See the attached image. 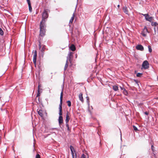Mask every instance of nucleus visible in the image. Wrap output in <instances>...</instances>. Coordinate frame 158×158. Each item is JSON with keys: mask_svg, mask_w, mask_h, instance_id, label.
Segmentation results:
<instances>
[{"mask_svg": "<svg viewBox=\"0 0 158 158\" xmlns=\"http://www.w3.org/2000/svg\"><path fill=\"white\" fill-rule=\"evenodd\" d=\"M143 75L142 73H138L136 74V76L138 77H141Z\"/></svg>", "mask_w": 158, "mask_h": 158, "instance_id": "nucleus-21", "label": "nucleus"}, {"mask_svg": "<svg viewBox=\"0 0 158 158\" xmlns=\"http://www.w3.org/2000/svg\"><path fill=\"white\" fill-rule=\"evenodd\" d=\"M70 148L71 151V154L73 157L72 158H74V152H76L75 150L73 147L72 146H70Z\"/></svg>", "mask_w": 158, "mask_h": 158, "instance_id": "nucleus-8", "label": "nucleus"}, {"mask_svg": "<svg viewBox=\"0 0 158 158\" xmlns=\"http://www.w3.org/2000/svg\"><path fill=\"white\" fill-rule=\"evenodd\" d=\"M39 96H40V93H39H39L38 92V94L37 95L36 97H38Z\"/></svg>", "mask_w": 158, "mask_h": 158, "instance_id": "nucleus-39", "label": "nucleus"}, {"mask_svg": "<svg viewBox=\"0 0 158 158\" xmlns=\"http://www.w3.org/2000/svg\"><path fill=\"white\" fill-rule=\"evenodd\" d=\"M40 85H38V93L39 92V89H40Z\"/></svg>", "mask_w": 158, "mask_h": 158, "instance_id": "nucleus-38", "label": "nucleus"}, {"mask_svg": "<svg viewBox=\"0 0 158 158\" xmlns=\"http://www.w3.org/2000/svg\"><path fill=\"white\" fill-rule=\"evenodd\" d=\"M119 6H119V5H118V8L119 7Z\"/></svg>", "mask_w": 158, "mask_h": 158, "instance_id": "nucleus-41", "label": "nucleus"}, {"mask_svg": "<svg viewBox=\"0 0 158 158\" xmlns=\"http://www.w3.org/2000/svg\"><path fill=\"white\" fill-rule=\"evenodd\" d=\"M145 114L147 115H148L149 114V112L148 111H146L144 112Z\"/></svg>", "mask_w": 158, "mask_h": 158, "instance_id": "nucleus-35", "label": "nucleus"}, {"mask_svg": "<svg viewBox=\"0 0 158 158\" xmlns=\"http://www.w3.org/2000/svg\"><path fill=\"white\" fill-rule=\"evenodd\" d=\"M142 67L144 69H148L149 67V64L147 60H145L143 62L142 64Z\"/></svg>", "mask_w": 158, "mask_h": 158, "instance_id": "nucleus-3", "label": "nucleus"}, {"mask_svg": "<svg viewBox=\"0 0 158 158\" xmlns=\"http://www.w3.org/2000/svg\"><path fill=\"white\" fill-rule=\"evenodd\" d=\"M120 133H121V131H120ZM122 135V134H121V136Z\"/></svg>", "mask_w": 158, "mask_h": 158, "instance_id": "nucleus-42", "label": "nucleus"}, {"mask_svg": "<svg viewBox=\"0 0 158 158\" xmlns=\"http://www.w3.org/2000/svg\"><path fill=\"white\" fill-rule=\"evenodd\" d=\"M39 48H41V46L40 44L39 45Z\"/></svg>", "mask_w": 158, "mask_h": 158, "instance_id": "nucleus-40", "label": "nucleus"}, {"mask_svg": "<svg viewBox=\"0 0 158 158\" xmlns=\"http://www.w3.org/2000/svg\"><path fill=\"white\" fill-rule=\"evenodd\" d=\"M70 49L71 51H74L76 50V47L74 44H72L70 47Z\"/></svg>", "mask_w": 158, "mask_h": 158, "instance_id": "nucleus-13", "label": "nucleus"}, {"mask_svg": "<svg viewBox=\"0 0 158 158\" xmlns=\"http://www.w3.org/2000/svg\"><path fill=\"white\" fill-rule=\"evenodd\" d=\"M29 9V11L31 12L32 11V8L31 6V4H28Z\"/></svg>", "mask_w": 158, "mask_h": 158, "instance_id": "nucleus-20", "label": "nucleus"}, {"mask_svg": "<svg viewBox=\"0 0 158 158\" xmlns=\"http://www.w3.org/2000/svg\"><path fill=\"white\" fill-rule=\"evenodd\" d=\"M154 32L155 34H156V32L157 31H158V26L157 27H154Z\"/></svg>", "mask_w": 158, "mask_h": 158, "instance_id": "nucleus-22", "label": "nucleus"}, {"mask_svg": "<svg viewBox=\"0 0 158 158\" xmlns=\"http://www.w3.org/2000/svg\"><path fill=\"white\" fill-rule=\"evenodd\" d=\"M4 34V32L2 29L0 27V35L3 36Z\"/></svg>", "mask_w": 158, "mask_h": 158, "instance_id": "nucleus-19", "label": "nucleus"}, {"mask_svg": "<svg viewBox=\"0 0 158 158\" xmlns=\"http://www.w3.org/2000/svg\"><path fill=\"white\" fill-rule=\"evenodd\" d=\"M37 52L36 50H35L33 55V62L34 64L35 65L36 62Z\"/></svg>", "mask_w": 158, "mask_h": 158, "instance_id": "nucleus-5", "label": "nucleus"}, {"mask_svg": "<svg viewBox=\"0 0 158 158\" xmlns=\"http://www.w3.org/2000/svg\"><path fill=\"white\" fill-rule=\"evenodd\" d=\"M120 88L122 90H123V91L124 90V89H125V88L123 87H122L121 86H120Z\"/></svg>", "mask_w": 158, "mask_h": 158, "instance_id": "nucleus-36", "label": "nucleus"}, {"mask_svg": "<svg viewBox=\"0 0 158 158\" xmlns=\"http://www.w3.org/2000/svg\"><path fill=\"white\" fill-rule=\"evenodd\" d=\"M28 4H31L30 0H27Z\"/></svg>", "mask_w": 158, "mask_h": 158, "instance_id": "nucleus-37", "label": "nucleus"}, {"mask_svg": "<svg viewBox=\"0 0 158 158\" xmlns=\"http://www.w3.org/2000/svg\"><path fill=\"white\" fill-rule=\"evenodd\" d=\"M147 32H148V30L147 27L145 26L143 29V31L141 33V34L143 36L145 37L146 36Z\"/></svg>", "mask_w": 158, "mask_h": 158, "instance_id": "nucleus-6", "label": "nucleus"}, {"mask_svg": "<svg viewBox=\"0 0 158 158\" xmlns=\"http://www.w3.org/2000/svg\"><path fill=\"white\" fill-rule=\"evenodd\" d=\"M123 92L124 94L125 95H127L128 94L127 91L126 89H124V90L123 91Z\"/></svg>", "mask_w": 158, "mask_h": 158, "instance_id": "nucleus-23", "label": "nucleus"}, {"mask_svg": "<svg viewBox=\"0 0 158 158\" xmlns=\"http://www.w3.org/2000/svg\"><path fill=\"white\" fill-rule=\"evenodd\" d=\"M70 119V118L68 114V112H67V113L66 114V118L65 119V122L66 123H68L69 120Z\"/></svg>", "mask_w": 158, "mask_h": 158, "instance_id": "nucleus-11", "label": "nucleus"}, {"mask_svg": "<svg viewBox=\"0 0 158 158\" xmlns=\"http://www.w3.org/2000/svg\"><path fill=\"white\" fill-rule=\"evenodd\" d=\"M148 51L150 52H151L152 51V49L151 48V47L150 46L148 45Z\"/></svg>", "mask_w": 158, "mask_h": 158, "instance_id": "nucleus-25", "label": "nucleus"}, {"mask_svg": "<svg viewBox=\"0 0 158 158\" xmlns=\"http://www.w3.org/2000/svg\"><path fill=\"white\" fill-rule=\"evenodd\" d=\"M66 126L67 127V130L69 131H70V129L69 128V126L68 124V123H66Z\"/></svg>", "mask_w": 158, "mask_h": 158, "instance_id": "nucleus-24", "label": "nucleus"}, {"mask_svg": "<svg viewBox=\"0 0 158 158\" xmlns=\"http://www.w3.org/2000/svg\"><path fill=\"white\" fill-rule=\"evenodd\" d=\"M113 89L114 91H117L118 90V87L116 85H114L113 86Z\"/></svg>", "mask_w": 158, "mask_h": 158, "instance_id": "nucleus-17", "label": "nucleus"}, {"mask_svg": "<svg viewBox=\"0 0 158 158\" xmlns=\"http://www.w3.org/2000/svg\"><path fill=\"white\" fill-rule=\"evenodd\" d=\"M67 103H68V105L69 106H71V103L70 101H67Z\"/></svg>", "mask_w": 158, "mask_h": 158, "instance_id": "nucleus-28", "label": "nucleus"}, {"mask_svg": "<svg viewBox=\"0 0 158 158\" xmlns=\"http://www.w3.org/2000/svg\"><path fill=\"white\" fill-rule=\"evenodd\" d=\"M73 52H69L68 55L67 57V60H68V61H69L70 62V63H72V59L73 58Z\"/></svg>", "mask_w": 158, "mask_h": 158, "instance_id": "nucleus-4", "label": "nucleus"}, {"mask_svg": "<svg viewBox=\"0 0 158 158\" xmlns=\"http://www.w3.org/2000/svg\"><path fill=\"white\" fill-rule=\"evenodd\" d=\"M63 97V90L60 94V103L59 105V116L58 118V121L60 125L61 124V123H63V117L62 116V98Z\"/></svg>", "mask_w": 158, "mask_h": 158, "instance_id": "nucleus-2", "label": "nucleus"}, {"mask_svg": "<svg viewBox=\"0 0 158 158\" xmlns=\"http://www.w3.org/2000/svg\"><path fill=\"white\" fill-rule=\"evenodd\" d=\"M38 114L41 117H43V114L42 113V110H39L38 111Z\"/></svg>", "mask_w": 158, "mask_h": 158, "instance_id": "nucleus-16", "label": "nucleus"}, {"mask_svg": "<svg viewBox=\"0 0 158 158\" xmlns=\"http://www.w3.org/2000/svg\"><path fill=\"white\" fill-rule=\"evenodd\" d=\"M123 12L126 14H128V10L127 7L126 6H124L123 8Z\"/></svg>", "mask_w": 158, "mask_h": 158, "instance_id": "nucleus-12", "label": "nucleus"}, {"mask_svg": "<svg viewBox=\"0 0 158 158\" xmlns=\"http://www.w3.org/2000/svg\"><path fill=\"white\" fill-rule=\"evenodd\" d=\"M45 46H44L42 49H41V51L43 53H44V51H45Z\"/></svg>", "mask_w": 158, "mask_h": 158, "instance_id": "nucleus-26", "label": "nucleus"}, {"mask_svg": "<svg viewBox=\"0 0 158 158\" xmlns=\"http://www.w3.org/2000/svg\"><path fill=\"white\" fill-rule=\"evenodd\" d=\"M81 158H86V156L84 154H82Z\"/></svg>", "mask_w": 158, "mask_h": 158, "instance_id": "nucleus-31", "label": "nucleus"}, {"mask_svg": "<svg viewBox=\"0 0 158 158\" xmlns=\"http://www.w3.org/2000/svg\"><path fill=\"white\" fill-rule=\"evenodd\" d=\"M86 98L87 100V102L89 103V97H88V96L86 97Z\"/></svg>", "mask_w": 158, "mask_h": 158, "instance_id": "nucleus-32", "label": "nucleus"}, {"mask_svg": "<svg viewBox=\"0 0 158 158\" xmlns=\"http://www.w3.org/2000/svg\"><path fill=\"white\" fill-rule=\"evenodd\" d=\"M79 100L82 102H84V100L83 97V94L82 93H80L79 95Z\"/></svg>", "mask_w": 158, "mask_h": 158, "instance_id": "nucleus-10", "label": "nucleus"}, {"mask_svg": "<svg viewBox=\"0 0 158 158\" xmlns=\"http://www.w3.org/2000/svg\"><path fill=\"white\" fill-rule=\"evenodd\" d=\"M75 17V15H74V13H73L72 16V17L71 19H70L69 21V23H72L73 21V20L74 19Z\"/></svg>", "mask_w": 158, "mask_h": 158, "instance_id": "nucleus-15", "label": "nucleus"}, {"mask_svg": "<svg viewBox=\"0 0 158 158\" xmlns=\"http://www.w3.org/2000/svg\"><path fill=\"white\" fill-rule=\"evenodd\" d=\"M145 19L147 21L150 22L151 23L154 20V17L152 16L150 17L149 15H148V16H147V17Z\"/></svg>", "mask_w": 158, "mask_h": 158, "instance_id": "nucleus-9", "label": "nucleus"}, {"mask_svg": "<svg viewBox=\"0 0 158 158\" xmlns=\"http://www.w3.org/2000/svg\"><path fill=\"white\" fill-rule=\"evenodd\" d=\"M134 81L138 85H139V84H138L139 82H138V81L137 80H135Z\"/></svg>", "mask_w": 158, "mask_h": 158, "instance_id": "nucleus-34", "label": "nucleus"}, {"mask_svg": "<svg viewBox=\"0 0 158 158\" xmlns=\"http://www.w3.org/2000/svg\"><path fill=\"white\" fill-rule=\"evenodd\" d=\"M136 49L139 50L143 51L144 50L143 46L141 44L138 45L136 47Z\"/></svg>", "mask_w": 158, "mask_h": 158, "instance_id": "nucleus-7", "label": "nucleus"}, {"mask_svg": "<svg viewBox=\"0 0 158 158\" xmlns=\"http://www.w3.org/2000/svg\"><path fill=\"white\" fill-rule=\"evenodd\" d=\"M151 25L154 27H157L158 26V23L156 22H153V21L151 22Z\"/></svg>", "mask_w": 158, "mask_h": 158, "instance_id": "nucleus-14", "label": "nucleus"}, {"mask_svg": "<svg viewBox=\"0 0 158 158\" xmlns=\"http://www.w3.org/2000/svg\"><path fill=\"white\" fill-rule=\"evenodd\" d=\"M148 14H142V15L145 17V19H146V18L147 17V16H148Z\"/></svg>", "mask_w": 158, "mask_h": 158, "instance_id": "nucleus-29", "label": "nucleus"}, {"mask_svg": "<svg viewBox=\"0 0 158 158\" xmlns=\"http://www.w3.org/2000/svg\"><path fill=\"white\" fill-rule=\"evenodd\" d=\"M133 128L134 130L136 131H138V128H137V127L133 125Z\"/></svg>", "mask_w": 158, "mask_h": 158, "instance_id": "nucleus-27", "label": "nucleus"}, {"mask_svg": "<svg viewBox=\"0 0 158 158\" xmlns=\"http://www.w3.org/2000/svg\"><path fill=\"white\" fill-rule=\"evenodd\" d=\"M154 147L153 146V145H152V146H151V149H152V151H154Z\"/></svg>", "mask_w": 158, "mask_h": 158, "instance_id": "nucleus-33", "label": "nucleus"}, {"mask_svg": "<svg viewBox=\"0 0 158 158\" xmlns=\"http://www.w3.org/2000/svg\"><path fill=\"white\" fill-rule=\"evenodd\" d=\"M35 158H40V156L39 154H37L35 156Z\"/></svg>", "mask_w": 158, "mask_h": 158, "instance_id": "nucleus-30", "label": "nucleus"}, {"mask_svg": "<svg viewBox=\"0 0 158 158\" xmlns=\"http://www.w3.org/2000/svg\"><path fill=\"white\" fill-rule=\"evenodd\" d=\"M48 10H45L43 13L42 16V20L40 24V35L43 37L45 35L46 32V19L48 16Z\"/></svg>", "mask_w": 158, "mask_h": 158, "instance_id": "nucleus-1", "label": "nucleus"}, {"mask_svg": "<svg viewBox=\"0 0 158 158\" xmlns=\"http://www.w3.org/2000/svg\"><path fill=\"white\" fill-rule=\"evenodd\" d=\"M68 60H66V64H65V65L64 66V71H65L68 68Z\"/></svg>", "mask_w": 158, "mask_h": 158, "instance_id": "nucleus-18", "label": "nucleus"}]
</instances>
